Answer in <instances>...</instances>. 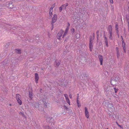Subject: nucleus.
<instances>
[{
  "mask_svg": "<svg viewBox=\"0 0 129 129\" xmlns=\"http://www.w3.org/2000/svg\"><path fill=\"white\" fill-rule=\"evenodd\" d=\"M119 78L118 76H117L115 77L112 78L110 81L111 84L113 86H116L120 82Z\"/></svg>",
  "mask_w": 129,
  "mask_h": 129,
  "instance_id": "nucleus-1",
  "label": "nucleus"
},
{
  "mask_svg": "<svg viewBox=\"0 0 129 129\" xmlns=\"http://www.w3.org/2000/svg\"><path fill=\"white\" fill-rule=\"evenodd\" d=\"M21 96L19 94H17L16 95V99L19 104L20 105H21L22 104V102L20 100V99L21 98Z\"/></svg>",
  "mask_w": 129,
  "mask_h": 129,
  "instance_id": "nucleus-2",
  "label": "nucleus"
},
{
  "mask_svg": "<svg viewBox=\"0 0 129 129\" xmlns=\"http://www.w3.org/2000/svg\"><path fill=\"white\" fill-rule=\"evenodd\" d=\"M92 37L90 36L89 37V47L90 50V51H92V43L93 41L92 40Z\"/></svg>",
  "mask_w": 129,
  "mask_h": 129,
  "instance_id": "nucleus-3",
  "label": "nucleus"
},
{
  "mask_svg": "<svg viewBox=\"0 0 129 129\" xmlns=\"http://www.w3.org/2000/svg\"><path fill=\"white\" fill-rule=\"evenodd\" d=\"M61 62V60L56 59L54 63V65L56 68H57L59 66Z\"/></svg>",
  "mask_w": 129,
  "mask_h": 129,
  "instance_id": "nucleus-4",
  "label": "nucleus"
},
{
  "mask_svg": "<svg viewBox=\"0 0 129 129\" xmlns=\"http://www.w3.org/2000/svg\"><path fill=\"white\" fill-rule=\"evenodd\" d=\"M53 125L52 123H49L47 126L46 125L44 126V129H53Z\"/></svg>",
  "mask_w": 129,
  "mask_h": 129,
  "instance_id": "nucleus-5",
  "label": "nucleus"
},
{
  "mask_svg": "<svg viewBox=\"0 0 129 129\" xmlns=\"http://www.w3.org/2000/svg\"><path fill=\"white\" fill-rule=\"evenodd\" d=\"M47 119L49 121V123H52V125H54V119H53V118L52 117H49L47 118Z\"/></svg>",
  "mask_w": 129,
  "mask_h": 129,
  "instance_id": "nucleus-6",
  "label": "nucleus"
},
{
  "mask_svg": "<svg viewBox=\"0 0 129 129\" xmlns=\"http://www.w3.org/2000/svg\"><path fill=\"white\" fill-rule=\"evenodd\" d=\"M107 106L110 108H112L113 107V104L111 102H108L107 104Z\"/></svg>",
  "mask_w": 129,
  "mask_h": 129,
  "instance_id": "nucleus-7",
  "label": "nucleus"
},
{
  "mask_svg": "<svg viewBox=\"0 0 129 129\" xmlns=\"http://www.w3.org/2000/svg\"><path fill=\"white\" fill-rule=\"evenodd\" d=\"M81 76H82V78L81 79L83 80L87 79V77H88V75L86 74L85 73H84L83 75H81Z\"/></svg>",
  "mask_w": 129,
  "mask_h": 129,
  "instance_id": "nucleus-8",
  "label": "nucleus"
},
{
  "mask_svg": "<svg viewBox=\"0 0 129 129\" xmlns=\"http://www.w3.org/2000/svg\"><path fill=\"white\" fill-rule=\"evenodd\" d=\"M99 58L100 62V64L102 65L103 64V56L100 55H99Z\"/></svg>",
  "mask_w": 129,
  "mask_h": 129,
  "instance_id": "nucleus-9",
  "label": "nucleus"
},
{
  "mask_svg": "<svg viewBox=\"0 0 129 129\" xmlns=\"http://www.w3.org/2000/svg\"><path fill=\"white\" fill-rule=\"evenodd\" d=\"M35 82L36 83H38V81L39 78L38 74L37 73H35Z\"/></svg>",
  "mask_w": 129,
  "mask_h": 129,
  "instance_id": "nucleus-10",
  "label": "nucleus"
},
{
  "mask_svg": "<svg viewBox=\"0 0 129 129\" xmlns=\"http://www.w3.org/2000/svg\"><path fill=\"white\" fill-rule=\"evenodd\" d=\"M85 114L86 117L87 118H88L89 117V112L88 111L87 108L86 107H85Z\"/></svg>",
  "mask_w": 129,
  "mask_h": 129,
  "instance_id": "nucleus-11",
  "label": "nucleus"
},
{
  "mask_svg": "<svg viewBox=\"0 0 129 129\" xmlns=\"http://www.w3.org/2000/svg\"><path fill=\"white\" fill-rule=\"evenodd\" d=\"M57 17H53L52 18V22L51 23L53 24L56 21L57 19Z\"/></svg>",
  "mask_w": 129,
  "mask_h": 129,
  "instance_id": "nucleus-12",
  "label": "nucleus"
},
{
  "mask_svg": "<svg viewBox=\"0 0 129 129\" xmlns=\"http://www.w3.org/2000/svg\"><path fill=\"white\" fill-rule=\"evenodd\" d=\"M64 31L62 30H61L57 34V38L58 37H61L62 35V34L63 32Z\"/></svg>",
  "mask_w": 129,
  "mask_h": 129,
  "instance_id": "nucleus-13",
  "label": "nucleus"
},
{
  "mask_svg": "<svg viewBox=\"0 0 129 129\" xmlns=\"http://www.w3.org/2000/svg\"><path fill=\"white\" fill-rule=\"evenodd\" d=\"M32 89L31 88V89L32 90ZM28 93L29 97L31 100H32L33 98V92L32 91H30V90H29Z\"/></svg>",
  "mask_w": 129,
  "mask_h": 129,
  "instance_id": "nucleus-14",
  "label": "nucleus"
},
{
  "mask_svg": "<svg viewBox=\"0 0 129 129\" xmlns=\"http://www.w3.org/2000/svg\"><path fill=\"white\" fill-rule=\"evenodd\" d=\"M16 53L18 54H21V50L20 49H15V50Z\"/></svg>",
  "mask_w": 129,
  "mask_h": 129,
  "instance_id": "nucleus-15",
  "label": "nucleus"
},
{
  "mask_svg": "<svg viewBox=\"0 0 129 129\" xmlns=\"http://www.w3.org/2000/svg\"><path fill=\"white\" fill-rule=\"evenodd\" d=\"M68 5V3H67L66 4L62 5V7H63V9H64L66 11V8L67 6Z\"/></svg>",
  "mask_w": 129,
  "mask_h": 129,
  "instance_id": "nucleus-16",
  "label": "nucleus"
},
{
  "mask_svg": "<svg viewBox=\"0 0 129 129\" xmlns=\"http://www.w3.org/2000/svg\"><path fill=\"white\" fill-rule=\"evenodd\" d=\"M80 61L82 63H84L86 61V58L85 57H83L82 59H81Z\"/></svg>",
  "mask_w": 129,
  "mask_h": 129,
  "instance_id": "nucleus-17",
  "label": "nucleus"
},
{
  "mask_svg": "<svg viewBox=\"0 0 129 129\" xmlns=\"http://www.w3.org/2000/svg\"><path fill=\"white\" fill-rule=\"evenodd\" d=\"M108 29L109 30V33L112 32V28L111 26L110 25L108 27Z\"/></svg>",
  "mask_w": 129,
  "mask_h": 129,
  "instance_id": "nucleus-18",
  "label": "nucleus"
},
{
  "mask_svg": "<svg viewBox=\"0 0 129 129\" xmlns=\"http://www.w3.org/2000/svg\"><path fill=\"white\" fill-rule=\"evenodd\" d=\"M39 103L37 102L36 103H35V107L37 108H38L39 107Z\"/></svg>",
  "mask_w": 129,
  "mask_h": 129,
  "instance_id": "nucleus-19",
  "label": "nucleus"
},
{
  "mask_svg": "<svg viewBox=\"0 0 129 129\" xmlns=\"http://www.w3.org/2000/svg\"><path fill=\"white\" fill-rule=\"evenodd\" d=\"M78 96H77V105H78V107H79L81 106V105H80V104H79V101L78 100Z\"/></svg>",
  "mask_w": 129,
  "mask_h": 129,
  "instance_id": "nucleus-20",
  "label": "nucleus"
},
{
  "mask_svg": "<svg viewBox=\"0 0 129 129\" xmlns=\"http://www.w3.org/2000/svg\"><path fill=\"white\" fill-rule=\"evenodd\" d=\"M99 30H98L96 32V34H97V42H98V40H99V38H98L99 37Z\"/></svg>",
  "mask_w": 129,
  "mask_h": 129,
  "instance_id": "nucleus-21",
  "label": "nucleus"
},
{
  "mask_svg": "<svg viewBox=\"0 0 129 129\" xmlns=\"http://www.w3.org/2000/svg\"><path fill=\"white\" fill-rule=\"evenodd\" d=\"M19 114H20V115L24 117V118H26V116H25L24 114L23 113L20 112V113H19Z\"/></svg>",
  "mask_w": 129,
  "mask_h": 129,
  "instance_id": "nucleus-22",
  "label": "nucleus"
},
{
  "mask_svg": "<svg viewBox=\"0 0 129 129\" xmlns=\"http://www.w3.org/2000/svg\"><path fill=\"white\" fill-rule=\"evenodd\" d=\"M43 103H44V106L45 108H47V103H46L45 101H44L43 100Z\"/></svg>",
  "mask_w": 129,
  "mask_h": 129,
  "instance_id": "nucleus-23",
  "label": "nucleus"
},
{
  "mask_svg": "<svg viewBox=\"0 0 129 129\" xmlns=\"http://www.w3.org/2000/svg\"><path fill=\"white\" fill-rule=\"evenodd\" d=\"M108 72L107 71H104V74L106 75V76L107 77L108 75Z\"/></svg>",
  "mask_w": 129,
  "mask_h": 129,
  "instance_id": "nucleus-24",
  "label": "nucleus"
},
{
  "mask_svg": "<svg viewBox=\"0 0 129 129\" xmlns=\"http://www.w3.org/2000/svg\"><path fill=\"white\" fill-rule=\"evenodd\" d=\"M105 36V34H104V40L105 43L107 42L108 41H107V38Z\"/></svg>",
  "mask_w": 129,
  "mask_h": 129,
  "instance_id": "nucleus-25",
  "label": "nucleus"
},
{
  "mask_svg": "<svg viewBox=\"0 0 129 129\" xmlns=\"http://www.w3.org/2000/svg\"><path fill=\"white\" fill-rule=\"evenodd\" d=\"M110 34V35L109 37V38L111 40H112V32H111L109 33Z\"/></svg>",
  "mask_w": 129,
  "mask_h": 129,
  "instance_id": "nucleus-26",
  "label": "nucleus"
},
{
  "mask_svg": "<svg viewBox=\"0 0 129 129\" xmlns=\"http://www.w3.org/2000/svg\"><path fill=\"white\" fill-rule=\"evenodd\" d=\"M66 99V101L67 102L69 105H70V101L69 100V99L68 98H67V99Z\"/></svg>",
  "mask_w": 129,
  "mask_h": 129,
  "instance_id": "nucleus-27",
  "label": "nucleus"
},
{
  "mask_svg": "<svg viewBox=\"0 0 129 129\" xmlns=\"http://www.w3.org/2000/svg\"><path fill=\"white\" fill-rule=\"evenodd\" d=\"M116 123L117 124V125L119 127H120V128H122V129H123V126L122 125H120L118 123V122H117L116 121Z\"/></svg>",
  "mask_w": 129,
  "mask_h": 129,
  "instance_id": "nucleus-28",
  "label": "nucleus"
},
{
  "mask_svg": "<svg viewBox=\"0 0 129 129\" xmlns=\"http://www.w3.org/2000/svg\"><path fill=\"white\" fill-rule=\"evenodd\" d=\"M75 37L76 39H78L80 37V35L78 34H77L75 35Z\"/></svg>",
  "mask_w": 129,
  "mask_h": 129,
  "instance_id": "nucleus-29",
  "label": "nucleus"
},
{
  "mask_svg": "<svg viewBox=\"0 0 129 129\" xmlns=\"http://www.w3.org/2000/svg\"><path fill=\"white\" fill-rule=\"evenodd\" d=\"M118 23L116 22V25L115 26V28H116V30H117L118 29Z\"/></svg>",
  "mask_w": 129,
  "mask_h": 129,
  "instance_id": "nucleus-30",
  "label": "nucleus"
},
{
  "mask_svg": "<svg viewBox=\"0 0 129 129\" xmlns=\"http://www.w3.org/2000/svg\"><path fill=\"white\" fill-rule=\"evenodd\" d=\"M71 33L73 34L75 32V29L74 28H73L71 29Z\"/></svg>",
  "mask_w": 129,
  "mask_h": 129,
  "instance_id": "nucleus-31",
  "label": "nucleus"
},
{
  "mask_svg": "<svg viewBox=\"0 0 129 129\" xmlns=\"http://www.w3.org/2000/svg\"><path fill=\"white\" fill-rule=\"evenodd\" d=\"M114 91H115V93H117V92L119 90V89L118 88H116L115 87H114Z\"/></svg>",
  "mask_w": 129,
  "mask_h": 129,
  "instance_id": "nucleus-32",
  "label": "nucleus"
},
{
  "mask_svg": "<svg viewBox=\"0 0 129 129\" xmlns=\"http://www.w3.org/2000/svg\"><path fill=\"white\" fill-rule=\"evenodd\" d=\"M52 12H53V10L50 9L49 13V14H50V16H52Z\"/></svg>",
  "mask_w": 129,
  "mask_h": 129,
  "instance_id": "nucleus-33",
  "label": "nucleus"
},
{
  "mask_svg": "<svg viewBox=\"0 0 129 129\" xmlns=\"http://www.w3.org/2000/svg\"><path fill=\"white\" fill-rule=\"evenodd\" d=\"M117 58L118 59L119 58V57L120 56V53H119V52H117Z\"/></svg>",
  "mask_w": 129,
  "mask_h": 129,
  "instance_id": "nucleus-34",
  "label": "nucleus"
},
{
  "mask_svg": "<svg viewBox=\"0 0 129 129\" xmlns=\"http://www.w3.org/2000/svg\"><path fill=\"white\" fill-rule=\"evenodd\" d=\"M74 17L73 18L74 19L76 20L77 19V20H79L80 19L79 17Z\"/></svg>",
  "mask_w": 129,
  "mask_h": 129,
  "instance_id": "nucleus-35",
  "label": "nucleus"
},
{
  "mask_svg": "<svg viewBox=\"0 0 129 129\" xmlns=\"http://www.w3.org/2000/svg\"><path fill=\"white\" fill-rule=\"evenodd\" d=\"M8 7L10 8H13V5L12 4H10L9 5Z\"/></svg>",
  "mask_w": 129,
  "mask_h": 129,
  "instance_id": "nucleus-36",
  "label": "nucleus"
},
{
  "mask_svg": "<svg viewBox=\"0 0 129 129\" xmlns=\"http://www.w3.org/2000/svg\"><path fill=\"white\" fill-rule=\"evenodd\" d=\"M63 8V7L62 5L59 8V11L60 12H61Z\"/></svg>",
  "mask_w": 129,
  "mask_h": 129,
  "instance_id": "nucleus-37",
  "label": "nucleus"
},
{
  "mask_svg": "<svg viewBox=\"0 0 129 129\" xmlns=\"http://www.w3.org/2000/svg\"><path fill=\"white\" fill-rule=\"evenodd\" d=\"M111 116L112 117V118H114V119H115V117H116V115L114 114H112V115H111Z\"/></svg>",
  "mask_w": 129,
  "mask_h": 129,
  "instance_id": "nucleus-38",
  "label": "nucleus"
},
{
  "mask_svg": "<svg viewBox=\"0 0 129 129\" xmlns=\"http://www.w3.org/2000/svg\"><path fill=\"white\" fill-rule=\"evenodd\" d=\"M55 4H54L52 5V6L50 8V9L53 10V8L54 7H55Z\"/></svg>",
  "mask_w": 129,
  "mask_h": 129,
  "instance_id": "nucleus-39",
  "label": "nucleus"
},
{
  "mask_svg": "<svg viewBox=\"0 0 129 129\" xmlns=\"http://www.w3.org/2000/svg\"><path fill=\"white\" fill-rule=\"evenodd\" d=\"M69 28V27H67L65 31H66V32H68V31Z\"/></svg>",
  "mask_w": 129,
  "mask_h": 129,
  "instance_id": "nucleus-40",
  "label": "nucleus"
},
{
  "mask_svg": "<svg viewBox=\"0 0 129 129\" xmlns=\"http://www.w3.org/2000/svg\"><path fill=\"white\" fill-rule=\"evenodd\" d=\"M102 42H101L100 41L99 42V43L98 44L99 46L100 47L102 45Z\"/></svg>",
  "mask_w": 129,
  "mask_h": 129,
  "instance_id": "nucleus-41",
  "label": "nucleus"
},
{
  "mask_svg": "<svg viewBox=\"0 0 129 129\" xmlns=\"http://www.w3.org/2000/svg\"><path fill=\"white\" fill-rule=\"evenodd\" d=\"M37 38L36 39H39V37L38 36V35H36L35 36Z\"/></svg>",
  "mask_w": 129,
  "mask_h": 129,
  "instance_id": "nucleus-42",
  "label": "nucleus"
},
{
  "mask_svg": "<svg viewBox=\"0 0 129 129\" xmlns=\"http://www.w3.org/2000/svg\"><path fill=\"white\" fill-rule=\"evenodd\" d=\"M63 107H64V108L65 109H66L67 110L68 109V108H67V107L65 105Z\"/></svg>",
  "mask_w": 129,
  "mask_h": 129,
  "instance_id": "nucleus-43",
  "label": "nucleus"
},
{
  "mask_svg": "<svg viewBox=\"0 0 129 129\" xmlns=\"http://www.w3.org/2000/svg\"><path fill=\"white\" fill-rule=\"evenodd\" d=\"M68 32L65 31L64 32L63 34V36H65V35L67 34Z\"/></svg>",
  "mask_w": 129,
  "mask_h": 129,
  "instance_id": "nucleus-44",
  "label": "nucleus"
},
{
  "mask_svg": "<svg viewBox=\"0 0 129 129\" xmlns=\"http://www.w3.org/2000/svg\"><path fill=\"white\" fill-rule=\"evenodd\" d=\"M126 19L127 20L128 22H129V17H126Z\"/></svg>",
  "mask_w": 129,
  "mask_h": 129,
  "instance_id": "nucleus-45",
  "label": "nucleus"
},
{
  "mask_svg": "<svg viewBox=\"0 0 129 129\" xmlns=\"http://www.w3.org/2000/svg\"><path fill=\"white\" fill-rule=\"evenodd\" d=\"M51 24L52 25V28L51 29V30H52L54 27V25L52 23H51Z\"/></svg>",
  "mask_w": 129,
  "mask_h": 129,
  "instance_id": "nucleus-46",
  "label": "nucleus"
},
{
  "mask_svg": "<svg viewBox=\"0 0 129 129\" xmlns=\"http://www.w3.org/2000/svg\"><path fill=\"white\" fill-rule=\"evenodd\" d=\"M123 49L124 50V52L125 53L126 52V48L125 47H123Z\"/></svg>",
  "mask_w": 129,
  "mask_h": 129,
  "instance_id": "nucleus-47",
  "label": "nucleus"
},
{
  "mask_svg": "<svg viewBox=\"0 0 129 129\" xmlns=\"http://www.w3.org/2000/svg\"><path fill=\"white\" fill-rule=\"evenodd\" d=\"M26 41H28V42H31V41H30V39H26L25 40Z\"/></svg>",
  "mask_w": 129,
  "mask_h": 129,
  "instance_id": "nucleus-48",
  "label": "nucleus"
},
{
  "mask_svg": "<svg viewBox=\"0 0 129 129\" xmlns=\"http://www.w3.org/2000/svg\"><path fill=\"white\" fill-rule=\"evenodd\" d=\"M69 36H68L66 38V39L65 40H64V42H67V40H68V38H69Z\"/></svg>",
  "mask_w": 129,
  "mask_h": 129,
  "instance_id": "nucleus-49",
  "label": "nucleus"
},
{
  "mask_svg": "<svg viewBox=\"0 0 129 129\" xmlns=\"http://www.w3.org/2000/svg\"><path fill=\"white\" fill-rule=\"evenodd\" d=\"M64 96L66 98V99H67V98H68V95H67V94H65Z\"/></svg>",
  "mask_w": 129,
  "mask_h": 129,
  "instance_id": "nucleus-50",
  "label": "nucleus"
},
{
  "mask_svg": "<svg viewBox=\"0 0 129 129\" xmlns=\"http://www.w3.org/2000/svg\"><path fill=\"white\" fill-rule=\"evenodd\" d=\"M116 51H117V52H119V49H118V48L117 47H116Z\"/></svg>",
  "mask_w": 129,
  "mask_h": 129,
  "instance_id": "nucleus-51",
  "label": "nucleus"
},
{
  "mask_svg": "<svg viewBox=\"0 0 129 129\" xmlns=\"http://www.w3.org/2000/svg\"><path fill=\"white\" fill-rule=\"evenodd\" d=\"M31 104L32 106L33 107H35V104H34L33 103H31Z\"/></svg>",
  "mask_w": 129,
  "mask_h": 129,
  "instance_id": "nucleus-52",
  "label": "nucleus"
},
{
  "mask_svg": "<svg viewBox=\"0 0 129 129\" xmlns=\"http://www.w3.org/2000/svg\"><path fill=\"white\" fill-rule=\"evenodd\" d=\"M116 33L117 35H118V33H119V30H118V29L117 30H116Z\"/></svg>",
  "mask_w": 129,
  "mask_h": 129,
  "instance_id": "nucleus-53",
  "label": "nucleus"
},
{
  "mask_svg": "<svg viewBox=\"0 0 129 129\" xmlns=\"http://www.w3.org/2000/svg\"><path fill=\"white\" fill-rule=\"evenodd\" d=\"M110 1L111 3V4H113V0H110Z\"/></svg>",
  "mask_w": 129,
  "mask_h": 129,
  "instance_id": "nucleus-54",
  "label": "nucleus"
},
{
  "mask_svg": "<svg viewBox=\"0 0 129 129\" xmlns=\"http://www.w3.org/2000/svg\"><path fill=\"white\" fill-rule=\"evenodd\" d=\"M109 91V90L108 89V88H107L106 89H105V91L106 92H107V91Z\"/></svg>",
  "mask_w": 129,
  "mask_h": 129,
  "instance_id": "nucleus-55",
  "label": "nucleus"
},
{
  "mask_svg": "<svg viewBox=\"0 0 129 129\" xmlns=\"http://www.w3.org/2000/svg\"><path fill=\"white\" fill-rule=\"evenodd\" d=\"M70 25V23L69 22H68V25L67 26V27H69Z\"/></svg>",
  "mask_w": 129,
  "mask_h": 129,
  "instance_id": "nucleus-56",
  "label": "nucleus"
},
{
  "mask_svg": "<svg viewBox=\"0 0 129 129\" xmlns=\"http://www.w3.org/2000/svg\"><path fill=\"white\" fill-rule=\"evenodd\" d=\"M123 47H125V43H124V44H122Z\"/></svg>",
  "mask_w": 129,
  "mask_h": 129,
  "instance_id": "nucleus-57",
  "label": "nucleus"
},
{
  "mask_svg": "<svg viewBox=\"0 0 129 129\" xmlns=\"http://www.w3.org/2000/svg\"><path fill=\"white\" fill-rule=\"evenodd\" d=\"M105 43L106 44V46L107 47H108V42H106V43Z\"/></svg>",
  "mask_w": 129,
  "mask_h": 129,
  "instance_id": "nucleus-58",
  "label": "nucleus"
},
{
  "mask_svg": "<svg viewBox=\"0 0 129 129\" xmlns=\"http://www.w3.org/2000/svg\"><path fill=\"white\" fill-rule=\"evenodd\" d=\"M121 41H124V40L123 39V38L122 36H121Z\"/></svg>",
  "mask_w": 129,
  "mask_h": 129,
  "instance_id": "nucleus-59",
  "label": "nucleus"
},
{
  "mask_svg": "<svg viewBox=\"0 0 129 129\" xmlns=\"http://www.w3.org/2000/svg\"><path fill=\"white\" fill-rule=\"evenodd\" d=\"M69 97L71 99L72 98V95L71 94H70L69 95Z\"/></svg>",
  "mask_w": 129,
  "mask_h": 129,
  "instance_id": "nucleus-60",
  "label": "nucleus"
},
{
  "mask_svg": "<svg viewBox=\"0 0 129 129\" xmlns=\"http://www.w3.org/2000/svg\"><path fill=\"white\" fill-rule=\"evenodd\" d=\"M93 39L94 38H95V35L94 34V33H93Z\"/></svg>",
  "mask_w": 129,
  "mask_h": 129,
  "instance_id": "nucleus-61",
  "label": "nucleus"
},
{
  "mask_svg": "<svg viewBox=\"0 0 129 129\" xmlns=\"http://www.w3.org/2000/svg\"><path fill=\"white\" fill-rule=\"evenodd\" d=\"M42 89L41 88V89H40V92H42Z\"/></svg>",
  "mask_w": 129,
  "mask_h": 129,
  "instance_id": "nucleus-62",
  "label": "nucleus"
},
{
  "mask_svg": "<svg viewBox=\"0 0 129 129\" xmlns=\"http://www.w3.org/2000/svg\"><path fill=\"white\" fill-rule=\"evenodd\" d=\"M57 38L59 40H60V39H60V37H58V38Z\"/></svg>",
  "mask_w": 129,
  "mask_h": 129,
  "instance_id": "nucleus-63",
  "label": "nucleus"
},
{
  "mask_svg": "<svg viewBox=\"0 0 129 129\" xmlns=\"http://www.w3.org/2000/svg\"><path fill=\"white\" fill-rule=\"evenodd\" d=\"M8 45H6L5 46L6 47H8Z\"/></svg>",
  "mask_w": 129,
  "mask_h": 129,
  "instance_id": "nucleus-64",
  "label": "nucleus"
}]
</instances>
